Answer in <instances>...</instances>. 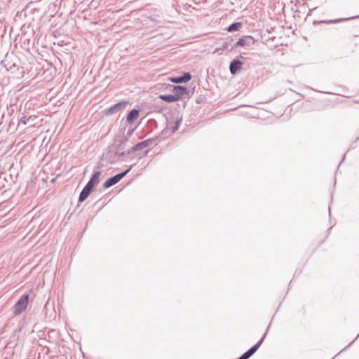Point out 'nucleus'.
Wrapping results in <instances>:
<instances>
[{"label": "nucleus", "mask_w": 359, "mask_h": 359, "mask_svg": "<svg viewBox=\"0 0 359 359\" xmlns=\"http://www.w3.org/2000/svg\"><path fill=\"white\" fill-rule=\"evenodd\" d=\"M29 294H24L15 304L13 307V313L15 316H18L26 310L29 302Z\"/></svg>", "instance_id": "f257e3e1"}, {"label": "nucleus", "mask_w": 359, "mask_h": 359, "mask_svg": "<svg viewBox=\"0 0 359 359\" xmlns=\"http://www.w3.org/2000/svg\"><path fill=\"white\" fill-rule=\"evenodd\" d=\"M133 165H130L128 169L108 178L103 184L104 189L109 188L113 185L117 184L121 179H123L132 169Z\"/></svg>", "instance_id": "f03ea898"}, {"label": "nucleus", "mask_w": 359, "mask_h": 359, "mask_svg": "<svg viewBox=\"0 0 359 359\" xmlns=\"http://www.w3.org/2000/svg\"><path fill=\"white\" fill-rule=\"evenodd\" d=\"M267 330L263 335V337L255 344L254 346H252L251 348H250L247 351H245L243 354H242L239 359H248L250 358L259 348L261 344L263 343L264 338L266 335Z\"/></svg>", "instance_id": "7ed1b4c3"}, {"label": "nucleus", "mask_w": 359, "mask_h": 359, "mask_svg": "<svg viewBox=\"0 0 359 359\" xmlns=\"http://www.w3.org/2000/svg\"><path fill=\"white\" fill-rule=\"evenodd\" d=\"M255 43V39L251 36H243L242 38L239 39L237 42H236L233 46H230V50L233 48L245 46H251Z\"/></svg>", "instance_id": "20e7f679"}, {"label": "nucleus", "mask_w": 359, "mask_h": 359, "mask_svg": "<svg viewBox=\"0 0 359 359\" xmlns=\"http://www.w3.org/2000/svg\"><path fill=\"white\" fill-rule=\"evenodd\" d=\"M169 90L172 93L175 97H177V101L180 100L182 96L188 93L186 87L182 86H169Z\"/></svg>", "instance_id": "39448f33"}, {"label": "nucleus", "mask_w": 359, "mask_h": 359, "mask_svg": "<svg viewBox=\"0 0 359 359\" xmlns=\"http://www.w3.org/2000/svg\"><path fill=\"white\" fill-rule=\"evenodd\" d=\"M243 62L238 60H233L229 65V70L231 74H236L242 68Z\"/></svg>", "instance_id": "423d86ee"}, {"label": "nucleus", "mask_w": 359, "mask_h": 359, "mask_svg": "<svg viewBox=\"0 0 359 359\" xmlns=\"http://www.w3.org/2000/svg\"><path fill=\"white\" fill-rule=\"evenodd\" d=\"M191 79V75L189 72H185L182 76L172 77L170 80L175 83H187Z\"/></svg>", "instance_id": "0eeeda50"}, {"label": "nucleus", "mask_w": 359, "mask_h": 359, "mask_svg": "<svg viewBox=\"0 0 359 359\" xmlns=\"http://www.w3.org/2000/svg\"><path fill=\"white\" fill-rule=\"evenodd\" d=\"M100 171H95L86 185L88 186L92 189H94L95 186L97 184L100 182Z\"/></svg>", "instance_id": "6e6552de"}, {"label": "nucleus", "mask_w": 359, "mask_h": 359, "mask_svg": "<svg viewBox=\"0 0 359 359\" xmlns=\"http://www.w3.org/2000/svg\"><path fill=\"white\" fill-rule=\"evenodd\" d=\"M182 121V117H177L175 121H169L168 122V126L171 128L172 133H175L177 131Z\"/></svg>", "instance_id": "1a4fd4ad"}, {"label": "nucleus", "mask_w": 359, "mask_h": 359, "mask_svg": "<svg viewBox=\"0 0 359 359\" xmlns=\"http://www.w3.org/2000/svg\"><path fill=\"white\" fill-rule=\"evenodd\" d=\"M93 190V189L86 185L79 194V202L82 203L88 197Z\"/></svg>", "instance_id": "9d476101"}, {"label": "nucleus", "mask_w": 359, "mask_h": 359, "mask_svg": "<svg viewBox=\"0 0 359 359\" xmlns=\"http://www.w3.org/2000/svg\"><path fill=\"white\" fill-rule=\"evenodd\" d=\"M139 116V110L133 109L129 111L127 115V122L129 123H132L136 120Z\"/></svg>", "instance_id": "9b49d317"}, {"label": "nucleus", "mask_w": 359, "mask_h": 359, "mask_svg": "<svg viewBox=\"0 0 359 359\" xmlns=\"http://www.w3.org/2000/svg\"><path fill=\"white\" fill-rule=\"evenodd\" d=\"M159 98L166 102L172 103L177 101V97H175L173 94L169 95H160Z\"/></svg>", "instance_id": "f8f14e48"}, {"label": "nucleus", "mask_w": 359, "mask_h": 359, "mask_svg": "<svg viewBox=\"0 0 359 359\" xmlns=\"http://www.w3.org/2000/svg\"><path fill=\"white\" fill-rule=\"evenodd\" d=\"M152 142V140L151 139H147V140H145L141 142H139L137 143V144L135 145V149H138V150H141L148 146L150 145V144Z\"/></svg>", "instance_id": "ddd939ff"}, {"label": "nucleus", "mask_w": 359, "mask_h": 359, "mask_svg": "<svg viewBox=\"0 0 359 359\" xmlns=\"http://www.w3.org/2000/svg\"><path fill=\"white\" fill-rule=\"evenodd\" d=\"M243 26V24L242 22H233L232 23L231 25H230L226 30L229 32H236V31H238Z\"/></svg>", "instance_id": "4468645a"}, {"label": "nucleus", "mask_w": 359, "mask_h": 359, "mask_svg": "<svg viewBox=\"0 0 359 359\" xmlns=\"http://www.w3.org/2000/svg\"><path fill=\"white\" fill-rule=\"evenodd\" d=\"M123 107V103L121 102H119V103H117V104H115L114 105H112L111 107H109L108 109V112L107 114H115L116 113L118 110H120Z\"/></svg>", "instance_id": "2eb2a0df"}, {"label": "nucleus", "mask_w": 359, "mask_h": 359, "mask_svg": "<svg viewBox=\"0 0 359 359\" xmlns=\"http://www.w3.org/2000/svg\"><path fill=\"white\" fill-rule=\"evenodd\" d=\"M123 144L124 142H121V144L117 146L114 151L116 155L118 156V157L123 156L126 154Z\"/></svg>", "instance_id": "dca6fc26"}, {"label": "nucleus", "mask_w": 359, "mask_h": 359, "mask_svg": "<svg viewBox=\"0 0 359 359\" xmlns=\"http://www.w3.org/2000/svg\"><path fill=\"white\" fill-rule=\"evenodd\" d=\"M344 20V19H337V20H321V21H318V20H313V25H318V24H320V23H325V24H332V23H337L338 22H341Z\"/></svg>", "instance_id": "f3484780"}, {"label": "nucleus", "mask_w": 359, "mask_h": 359, "mask_svg": "<svg viewBox=\"0 0 359 359\" xmlns=\"http://www.w3.org/2000/svg\"><path fill=\"white\" fill-rule=\"evenodd\" d=\"M29 118H27L25 116L21 117L20 120V122H19V124L26 125L28 123Z\"/></svg>", "instance_id": "a211bd4d"}, {"label": "nucleus", "mask_w": 359, "mask_h": 359, "mask_svg": "<svg viewBox=\"0 0 359 359\" xmlns=\"http://www.w3.org/2000/svg\"><path fill=\"white\" fill-rule=\"evenodd\" d=\"M229 46H230L229 43L227 41H225L223 43L222 47L221 48V49H223V50H229V49L230 50Z\"/></svg>", "instance_id": "6ab92c4d"}, {"label": "nucleus", "mask_w": 359, "mask_h": 359, "mask_svg": "<svg viewBox=\"0 0 359 359\" xmlns=\"http://www.w3.org/2000/svg\"><path fill=\"white\" fill-rule=\"evenodd\" d=\"M135 151H138V149H135V146H133V147H130V149H128L127 150V151H126V153H127V154H130L131 153H133Z\"/></svg>", "instance_id": "aec40b11"}]
</instances>
